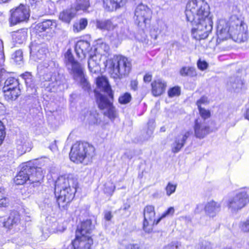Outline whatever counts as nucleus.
<instances>
[{"label":"nucleus","instance_id":"obj_53","mask_svg":"<svg viewBox=\"0 0 249 249\" xmlns=\"http://www.w3.org/2000/svg\"><path fill=\"white\" fill-rule=\"evenodd\" d=\"M97 49L99 50L101 53L103 52L107 53L109 50V46L105 43H102L98 47Z\"/></svg>","mask_w":249,"mask_h":249},{"label":"nucleus","instance_id":"obj_15","mask_svg":"<svg viewBox=\"0 0 249 249\" xmlns=\"http://www.w3.org/2000/svg\"><path fill=\"white\" fill-rule=\"evenodd\" d=\"M97 89H95V93L99 107L103 110L109 107L112 104L113 100L112 92H111V97L109 94H107V95H106L100 93H97Z\"/></svg>","mask_w":249,"mask_h":249},{"label":"nucleus","instance_id":"obj_37","mask_svg":"<svg viewBox=\"0 0 249 249\" xmlns=\"http://www.w3.org/2000/svg\"><path fill=\"white\" fill-rule=\"evenodd\" d=\"M88 21L86 18H81L78 22H75L73 25V31L78 33L84 29L87 26Z\"/></svg>","mask_w":249,"mask_h":249},{"label":"nucleus","instance_id":"obj_47","mask_svg":"<svg viewBox=\"0 0 249 249\" xmlns=\"http://www.w3.org/2000/svg\"><path fill=\"white\" fill-rule=\"evenodd\" d=\"M153 124L154 122H149L148 123V129L146 131V134L145 136V139L146 140H148L150 139L153 134L154 129V126L153 125Z\"/></svg>","mask_w":249,"mask_h":249},{"label":"nucleus","instance_id":"obj_52","mask_svg":"<svg viewBox=\"0 0 249 249\" xmlns=\"http://www.w3.org/2000/svg\"><path fill=\"white\" fill-rule=\"evenodd\" d=\"M199 111L200 114L203 119L202 120H205L208 118L210 116V112L209 110H206L205 109L201 107H198Z\"/></svg>","mask_w":249,"mask_h":249},{"label":"nucleus","instance_id":"obj_33","mask_svg":"<svg viewBox=\"0 0 249 249\" xmlns=\"http://www.w3.org/2000/svg\"><path fill=\"white\" fill-rule=\"evenodd\" d=\"M88 67L89 71L93 73H97L100 72V67L97 61L96 55L90 56L88 61Z\"/></svg>","mask_w":249,"mask_h":249},{"label":"nucleus","instance_id":"obj_13","mask_svg":"<svg viewBox=\"0 0 249 249\" xmlns=\"http://www.w3.org/2000/svg\"><path fill=\"white\" fill-rule=\"evenodd\" d=\"M192 134L191 130L185 131L176 137L174 142L172 144V151L178 153L183 147L186 140Z\"/></svg>","mask_w":249,"mask_h":249},{"label":"nucleus","instance_id":"obj_17","mask_svg":"<svg viewBox=\"0 0 249 249\" xmlns=\"http://www.w3.org/2000/svg\"><path fill=\"white\" fill-rule=\"evenodd\" d=\"M20 221V215L16 211L12 212L8 218H0V222L2 224L3 227L10 230L17 225Z\"/></svg>","mask_w":249,"mask_h":249},{"label":"nucleus","instance_id":"obj_54","mask_svg":"<svg viewBox=\"0 0 249 249\" xmlns=\"http://www.w3.org/2000/svg\"><path fill=\"white\" fill-rule=\"evenodd\" d=\"M197 65L198 69L201 71L206 70L208 66V64L206 62L204 61H202L200 60L198 61Z\"/></svg>","mask_w":249,"mask_h":249},{"label":"nucleus","instance_id":"obj_20","mask_svg":"<svg viewBox=\"0 0 249 249\" xmlns=\"http://www.w3.org/2000/svg\"><path fill=\"white\" fill-rule=\"evenodd\" d=\"M67 67L70 73L72 75L73 78L75 80H78V78L81 77L82 76L84 75L83 68L78 62L67 64Z\"/></svg>","mask_w":249,"mask_h":249},{"label":"nucleus","instance_id":"obj_63","mask_svg":"<svg viewBox=\"0 0 249 249\" xmlns=\"http://www.w3.org/2000/svg\"><path fill=\"white\" fill-rule=\"evenodd\" d=\"M25 82L27 85V86L29 87H32L34 85L33 82V79L32 77L30 78H27V79H26L25 80Z\"/></svg>","mask_w":249,"mask_h":249},{"label":"nucleus","instance_id":"obj_2","mask_svg":"<svg viewBox=\"0 0 249 249\" xmlns=\"http://www.w3.org/2000/svg\"><path fill=\"white\" fill-rule=\"evenodd\" d=\"M77 185V179L72 175L57 178L55 183L54 194L59 207H64V203H69L73 199Z\"/></svg>","mask_w":249,"mask_h":249},{"label":"nucleus","instance_id":"obj_30","mask_svg":"<svg viewBox=\"0 0 249 249\" xmlns=\"http://www.w3.org/2000/svg\"><path fill=\"white\" fill-rule=\"evenodd\" d=\"M56 23L54 20L47 19L38 23L36 28L39 32L45 31L47 29L55 27Z\"/></svg>","mask_w":249,"mask_h":249},{"label":"nucleus","instance_id":"obj_1","mask_svg":"<svg viewBox=\"0 0 249 249\" xmlns=\"http://www.w3.org/2000/svg\"><path fill=\"white\" fill-rule=\"evenodd\" d=\"M210 8L204 0H190L186 5L185 15L192 26V35L196 40L206 38L213 29Z\"/></svg>","mask_w":249,"mask_h":249},{"label":"nucleus","instance_id":"obj_14","mask_svg":"<svg viewBox=\"0 0 249 249\" xmlns=\"http://www.w3.org/2000/svg\"><path fill=\"white\" fill-rule=\"evenodd\" d=\"M26 165L27 168H29L28 176L29 182L34 183L40 182L44 177L41 168L31 166L29 163H26Z\"/></svg>","mask_w":249,"mask_h":249},{"label":"nucleus","instance_id":"obj_50","mask_svg":"<svg viewBox=\"0 0 249 249\" xmlns=\"http://www.w3.org/2000/svg\"><path fill=\"white\" fill-rule=\"evenodd\" d=\"M240 228L243 232H249V219L241 222L240 223Z\"/></svg>","mask_w":249,"mask_h":249},{"label":"nucleus","instance_id":"obj_34","mask_svg":"<svg viewBox=\"0 0 249 249\" xmlns=\"http://www.w3.org/2000/svg\"><path fill=\"white\" fill-rule=\"evenodd\" d=\"M89 0H75V3L72 5L76 12L79 10L85 11L90 6Z\"/></svg>","mask_w":249,"mask_h":249},{"label":"nucleus","instance_id":"obj_59","mask_svg":"<svg viewBox=\"0 0 249 249\" xmlns=\"http://www.w3.org/2000/svg\"><path fill=\"white\" fill-rule=\"evenodd\" d=\"M56 141H54L50 145L49 148L50 150L53 152H54L57 150V146L56 145Z\"/></svg>","mask_w":249,"mask_h":249},{"label":"nucleus","instance_id":"obj_57","mask_svg":"<svg viewBox=\"0 0 249 249\" xmlns=\"http://www.w3.org/2000/svg\"><path fill=\"white\" fill-rule=\"evenodd\" d=\"M138 82L137 80H132L130 82L131 89L134 90H136L138 88Z\"/></svg>","mask_w":249,"mask_h":249},{"label":"nucleus","instance_id":"obj_51","mask_svg":"<svg viewBox=\"0 0 249 249\" xmlns=\"http://www.w3.org/2000/svg\"><path fill=\"white\" fill-rule=\"evenodd\" d=\"M54 65V64H53V62H52V61H44L43 62V63H41V64H40L38 66H37V69H39V70H43V68H46V69H48L49 70H51V68H49V67H51L52 66H53Z\"/></svg>","mask_w":249,"mask_h":249},{"label":"nucleus","instance_id":"obj_64","mask_svg":"<svg viewBox=\"0 0 249 249\" xmlns=\"http://www.w3.org/2000/svg\"><path fill=\"white\" fill-rule=\"evenodd\" d=\"M152 80V75L149 73L146 74L143 77V80L145 82H149Z\"/></svg>","mask_w":249,"mask_h":249},{"label":"nucleus","instance_id":"obj_12","mask_svg":"<svg viewBox=\"0 0 249 249\" xmlns=\"http://www.w3.org/2000/svg\"><path fill=\"white\" fill-rule=\"evenodd\" d=\"M195 135L199 139L204 138L210 132V127L208 126L205 121L197 119L195 121L194 126Z\"/></svg>","mask_w":249,"mask_h":249},{"label":"nucleus","instance_id":"obj_10","mask_svg":"<svg viewBox=\"0 0 249 249\" xmlns=\"http://www.w3.org/2000/svg\"><path fill=\"white\" fill-rule=\"evenodd\" d=\"M217 36V42L218 43L231 37L237 38V36H234L233 33L231 32V29L229 28L228 24L224 20H220L218 23Z\"/></svg>","mask_w":249,"mask_h":249},{"label":"nucleus","instance_id":"obj_44","mask_svg":"<svg viewBox=\"0 0 249 249\" xmlns=\"http://www.w3.org/2000/svg\"><path fill=\"white\" fill-rule=\"evenodd\" d=\"M76 80L80 81L81 87L85 90L89 91L90 89V85L85 78L84 75L82 76L81 77L78 78V80Z\"/></svg>","mask_w":249,"mask_h":249},{"label":"nucleus","instance_id":"obj_18","mask_svg":"<svg viewBox=\"0 0 249 249\" xmlns=\"http://www.w3.org/2000/svg\"><path fill=\"white\" fill-rule=\"evenodd\" d=\"M46 49L41 45L32 43L30 46V57L34 61L44 58Z\"/></svg>","mask_w":249,"mask_h":249},{"label":"nucleus","instance_id":"obj_27","mask_svg":"<svg viewBox=\"0 0 249 249\" xmlns=\"http://www.w3.org/2000/svg\"><path fill=\"white\" fill-rule=\"evenodd\" d=\"M97 28L105 31H112L117 27V25L114 24L109 19L99 20L96 21Z\"/></svg>","mask_w":249,"mask_h":249},{"label":"nucleus","instance_id":"obj_61","mask_svg":"<svg viewBox=\"0 0 249 249\" xmlns=\"http://www.w3.org/2000/svg\"><path fill=\"white\" fill-rule=\"evenodd\" d=\"M5 133V129L2 122L0 121V142H1L2 135Z\"/></svg>","mask_w":249,"mask_h":249},{"label":"nucleus","instance_id":"obj_21","mask_svg":"<svg viewBox=\"0 0 249 249\" xmlns=\"http://www.w3.org/2000/svg\"><path fill=\"white\" fill-rule=\"evenodd\" d=\"M26 163L22 165L21 170L14 178V182L17 185H22L27 181H29L28 176V169Z\"/></svg>","mask_w":249,"mask_h":249},{"label":"nucleus","instance_id":"obj_11","mask_svg":"<svg viewBox=\"0 0 249 249\" xmlns=\"http://www.w3.org/2000/svg\"><path fill=\"white\" fill-rule=\"evenodd\" d=\"M93 240L90 236L75 234V238L72 242L73 249H90Z\"/></svg>","mask_w":249,"mask_h":249},{"label":"nucleus","instance_id":"obj_39","mask_svg":"<svg viewBox=\"0 0 249 249\" xmlns=\"http://www.w3.org/2000/svg\"><path fill=\"white\" fill-rule=\"evenodd\" d=\"M12 59L17 64L20 65L23 63V52L21 50L15 52L12 55Z\"/></svg>","mask_w":249,"mask_h":249},{"label":"nucleus","instance_id":"obj_25","mask_svg":"<svg viewBox=\"0 0 249 249\" xmlns=\"http://www.w3.org/2000/svg\"><path fill=\"white\" fill-rule=\"evenodd\" d=\"M220 207L219 203L212 200L206 204L205 210L210 216L213 217L220 211Z\"/></svg>","mask_w":249,"mask_h":249},{"label":"nucleus","instance_id":"obj_6","mask_svg":"<svg viewBox=\"0 0 249 249\" xmlns=\"http://www.w3.org/2000/svg\"><path fill=\"white\" fill-rule=\"evenodd\" d=\"M227 23L231 32L233 33L234 36H237V39L242 41L246 39V33L244 34V38L243 36L244 33V23L240 18L237 15H233Z\"/></svg>","mask_w":249,"mask_h":249},{"label":"nucleus","instance_id":"obj_40","mask_svg":"<svg viewBox=\"0 0 249 249\" xmlns=\"http://www.w3.org/2000/svg\"><path fill=\"white\" fill-rule=\"evenodd\" d=\"M8 202L9 200L7 197L4 189L0 188V207H6Z\"/></svg>","mask_w":249,"mask_h":249},{"label":"nucleus","instance_id":"obj_58","mask_svg":"<svg viewBox=\"0 0 249 249\" xmlns=\"http://www.w3.org/2000/svg\"><path fill=\"white\" fill-rule=\"evenodd\" d=\"M211 248L212 247L210 243L206 241L202 243L201 249H211Z\"/></svg>","mask_w":249,"mask_h":249},{"label":"nucleus","instance_id":"obj_4","mask_svg":"<svg viewBox=\"0 0 249 249\" xmlns=\"http://www.w3.org/2000/svg\"><path fill=\"white\" fill-rule=\"evenodd\" d=\"M131 64L128 59L123 56H117L112 63L111 75L114 78L121 79L129 73Z\"/></svg>","mask_w":249,"mask_h":249},{"label":"nucleus","instance_id":"obj_29","mask_svg":"<svg viewBox=\"0 0 249 249\" xmlns=\"http://www.w3.org/2000/svg\"><path fill=\"white\" fill-rule=\"evenodd\" d=\"M123 0H103L104 7L108 11H112L123 5Z\"/></svg>","mask_w":249,"mask_h":249},{"label":"nucleus","instance_id":"obj_62","mask_svg":"<svg viewBox=\"0 0 249 249\" xmlns=\"http://www.w3.org/2000/svg\"><path fill=\"white\" fill-rule=\"evenodd\" d=\"M0 56L1 59L4 57L3 45V42L1 39H0Z\"/></svg>","mask_w":249,"mask_h":249},{"label":"nucleus","instance_id":"obj_48","mask_svg":"<svg viewBox=\"0 0 249 249\" xmlns=\"http://www.w3.org/2000/svg\"><path fill=\"white\" fill-rule=\"evenodd\" d=\"M65 57L66 61V65L72 64L73 63L76 62L74 60V57L70 50H68V51L66 52Z\"/></svg>","mask_w":249,"mask_h":249},{"label":"nucleus","instance_id":"obj_22","mask_svg":"<svg viewBox=\"0 0 249 249\" xmlns=\"http://www.w3.org/2000/svg\"><path fill=\"white\" fill-rule=\"evenodd\" d=\"M166 86V82L161 79L153 81L151 83L153 95L154 96H158L161 95L164 92Z\"/></svg>","mask_w":249,"mask_h":249},{"label":"nucleus","instance_id":"obj_31","mask_svg":"<svg viewBox=\"0 0 249 249\" xmlns=\"http://www.w3.org/2000/svg\"><path fill=\"white\" fill-rule=\"evenodd\" d=\"M19 85L18 79L14 77H9L5 80L4 86L2 88V91L20 89Z\"/></svg>","mask_w":249,"mask_h":249},{"label":"nucleus","instance_id":"obj_9","mask_svg":"<svg viewBox=\"0 0 249 249\" xmlns=\"http://www.w3.org/2000/svg\"><path fill=\"white\" fill-rule=\"evenodd\" d=\"M155 211L154 207L151 205L146 206L143 209V217L142 228L145 232L150 233L153 230V227L156 224L155 219Z\"/></svg>","mask_w":249,"mask_h":249},{"label":"nucleus","instance_id":"obj_7","mask_svg":"<svg viewBox=\"0 0 249 249\" xmlns=\"http://www.w3.org/2000/svg\"><path fill=\"white\" fill-rule=\"evenodd\" d=\"M151 16V10L147 6L139 5L135 9L134 20L136 24L142 29L148 24Z\"/></svg>","mask_w":249,"mask_h":249},{"label":"nucleus","instance_id":"obj_42","mask_svg":"<svg viewBox=\"0 0 249 249\" xmlns=\"http://www.w3.org/2000/svg\"><path fill=\"white\" fill-rule=\"evenodd\" d=\"M175 213V209L174 207H169L165 212H164L160 217H159L156 221V224H158L160 220L166 217L173 216Z\"/></svg>","mask_w":249,"mask_h":249},{"label":"nucleus","instance_id":"obj_28","mask_svg":"<svg viewBox=\"0 0 249 249\" xmlns=\"http://www.w3.org/2000/svg\"><path fill=\"white\" fill-rule=\"evenodd\" d=\"M27 37V32L26 29H21L13 33V39L17 44H21L25 42Z\"/></svg>","mask_w":249,"mask_h":249},{"label":"nucleus","instance_id":"obj_41","mask_svg":"<svg viewBox=\"0 0 249 249\" xmlns=\"http://www.w3.org/2000/svg\"><path fill=\"white\" fill-rule=\"evenodd\" d=\"M105 109H106L107 111L104 112V114L107 116L109 119H114L116 117V110L115 107L113 106V104Z\"/></svg>","mask_w":249,"mask_h":249},{"label":"nucleus","instance_id":"obj_36","mask_svg":"<svg viewBox=\"0 0 249 249\" xmlns=\"http://www.w3.org/2000/svg\"><path fill=\"white\" fill-rule=\"evenodd\" d=\"M180 74L183 76L194 77L196 76V69L194 67H183L180 70Z\"/></svg>","mask_w":249,"mask_h":249},{"label":"nucleus","instance_id":"obj_49","mask_svg":"<svg viewBox=\"0 0 249 249\" xmlns=\"http://www.w3.org/2000/svg\"><path fill=\"white\" fill-rule=\"evenodd\" d=\"M177 185H174L170 182H169L165 188L166 191V195L170 196L171 194L174 193L176 189Z\"/></svg>","mask_w":249,"mask_h":249},{"label":"nucleus","instance_id":"obj_23","mask_svg":"<svg viewBox=\"0 0 249 249\" xmlns=\"http://www.w3.org/2000/svg\"><path fill=\"white\" fill-rule=\"evenodd\" d=\"M76 10L71 6V8H67L60 12L59 18L64 22L70 23L72 19L76 16Z\"/></svg>","mask_w":249,"mask_h":249},{"label":"nucleus","instance_id":"obj_3","mask_svg":"<svg viewBox=\"0 0 249 249\" xmlns=\"http://www.w3.org/2000/svg\"><path fill=\"white\" fill-rule=\"evenodd\" d=\"M95 155L94 147L89 143L76 142L72 146L70 159L76 163L88 164Z\"/></svg>","mask_w":249,"mask_h":249},{"label":"nucleus","instance_id":"obj_32","mask_svg":"<svg viewBox=\"0 0 249 249\" xmlns=\"http://www.w3.org/2000/svg\"><path fill=\"white\" fill-rule=\"evenodd\" d=\"M4 98L8 101L16 100L20 95L21 91L20 89H16L12 90H3Z\"/></svg>","mask_w":249,"mask_h":249},{"label":"nucleus","instance_id":"obj_35","mask_svg":"<svg viewBox=\"0 0 249 249\" xmlns=\"http://www.w3.org/2000/svg\"><path fill=\"white\" fill-rule=\"evenodd\" d=\"M128 34V30L126 26H121L120 28L117 27L116 30V36H113L114 39H122L125 38Z\"/></svg>","mask_w":249,"mask_h":249},{"label":"nucleus","instance_id":"obj_45","mask_svg":"<svg viewBox=\"0 0 249 249\" xmlns=\"http://www.w3.org/2000/svg\"><path fill=\"white\" fill-rule=\"evenodd\" d=\"M180 89L178 87H175L171 88L168 91V96L170 97H173L176 96H178L180 94Z\"/></svg>","mask_w":249,"mask_h":249},{"label":"nucleus","instance_id":"obj_5","mask_svg":"<svg viewBox=\"0 0 249 249\" xmlns=\"http://www.w3.org/2000/svg\"><path fill=\"white\" fill-rule=\"evenodd\" d=\"M10 13L9 22L11 26L26 21L30 17L29 8L23 4H20L16 8L11 10Z\"/></svg>","mask_w":249,"mask_h":249},{"label":"nucleus","instance_id":"obj_56","mask_svg":"<svg viewBox=\"0 0 249 249\" xmlns=\"http://www.w3.org/2000/svg\"><path fill=\"white\" fill-rule=\"evenodd\" d=\"M208 103V98L206 97L203 96L196 102V105L198 107H201L202 104H206Z\"/></svg>","mask_w":249,"mask_h":249},{"label":"nucleus","instance_id":"obj_26","mask_svg":"<svg viewBox=\"0 0 249 249\" xmlns=\"http://www.w3.org/2000/svg\"><path fill=\"white\" fill-rule=\"evenodd\" d=\"M96 85L100 91H104L106 94H109L111 96L112 91L106 78L98 77L96 79Z\"/></svg>","mask_w":249,"mask_h":249},{"label":"nucleus","instance_id":"obj_16","mask_svg":"<svg viewBox=\"0 0 249 249\" xmlns=\"http://www.w3.org/2000/svg\"><path fill=\"white\" fill-rule=\"evenodd\" d=\"M94 224L92 222L90 219L84 220L77 226L75 234L83 236H90V235L94 230Z\"/></svg>","mask_w":249,"mask_h":249},{"label":"nucleus","instance_id":"obj_8","mask_svg":"<svg viewBox=\"0 0 249 249\" xmlns=\"http://www.w3.org/2000/svg\"><path fill=\"white\" fill-rule=\"evenodd\" d=\"M249 202V195L246 192L243 191L229 199L228 206L231 211H235L241 209Z\"/></svg>","mask_w":249,"mask_h":249},{"label":"nucleus","instance_id":"obj_46","mask_svg":"<svg viewBox=\"0 0 249 249\" xmlns=\"http://www.w3.org/2000/svg\"><path fill=\"white\" fill-rule=\"evenodd\" d=\"M115 189V185L112 183L109 182L105 185L104 192L106 194L111 195L114 191Z\"/></svg>","mask_w":249,"mask_h":249},{"label":"nucleus","instance_id":"obj_43","mask_svg":"<svg viewBox=\"0 0 249 249\" xmlns=\"http://www.w3.org/2000/svg\"><path fill=\"white\" fill-rule=\"evenodd\" d=\"M132 97L130 93L126 92L121 95L119 98V102L121 104H126L130 102Z\"/></svg>","mask_w":249,"mask_h":249},{"label":"nucleus","instance_id":"obj_38","mask_svg":"<svg viewBox=\"0 0 249 249\" xmlns=\"http://www.w3.org/2000/svg\"><path fill=\"white\" fill-rule=\"evenodd\" d=\"M228 84L232 89H237L242 88L243 82L239 77H231Z\"/></svg>","mask_w":249,"mask_h":249},{"label":"nucleus","instance_id":"obj_55","mask_svg":"<svg viewBox=\"0 0 249 249\" xmlns=\"http://www.w3.org/2000/svg\"><path fill=\"white\" fill-rule=\"evenodd\" d=\"M180 244L178 242H172L164 247V249H178Z\"/></svg>","mask_w":249,"mask_h":249},{"label":"nucleus","instance_id":"obj_60","mask_svg":"<svg viewBox=\"0 0 249 249\" xmlns=\"http://www.w3.org/2000/svg\"><path fill=\"white\" fill-rule=\"evenodd\" d=\"M125 249H140V247L137 244H128L125 247Z\"/></svg>","mask_w":249,"mask_h":249},{"label":"nucleus","instance_id":"obj_19","mask_svg":"<svg viewBox=\"0 0 249 249\" xmlns=\"http://www.w3.org/2000/svg\"><path fill=\"white\" fill-rule=\"evenodd\" d=\"M91 50L90 44L89 42L84 40L78 41L75 47V51L77 56L81 59L86 57V54Z\"/></svg>","mask_w":249,"mask_h":249},{"label":"nucleus","instance_id":"obj_24","mask_svg":"<svg viewBox=\"0 0 249 249\" xmlns=\"http://www.w3.org/2000/svg\"><path fill=\"white\" fill-rule=\"evenodd\" d=\"M17 148L18 154L22 155L32 149V144L28 139L21 138L17 141Z\"/></svg>","mask_w":249,"mask_h":249}]
</instances>
